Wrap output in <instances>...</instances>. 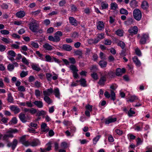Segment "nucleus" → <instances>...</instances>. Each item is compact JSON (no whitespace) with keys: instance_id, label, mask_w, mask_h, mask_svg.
Segmentation results:
<instances>
[{"instance_id":"f3484780","label":"nucleus","mask_w":152,"mask_h":152,"mask_svg":"<svg viewBox=\"0 0 152 152\" xmlns=\"http://www.w3.org/2000/svg\"><path fill=\"white\" fill-rule=\"evenodd\" d=\"M132 60L136 66L138 67H140L141 66V63L137 56H134L132 58Z\"/></svg>"},{"instance_id":"a878e982","label":"nucleus","mask_w":152,"mask_h":152,"mask_svg":"<svg viewBox=\"0 0 152 152\" xmlns=\"http://www.w3.org/2000/svg\"><path fill=\"white\" fill-rule=\"evenodd\" d=\"M69 68L72 71V73L73 72H77L78 71V70L75 65H71L70 66Z\"/></svg>"},{"instance_id":"052dcab7","label":"nucleus","mask_w":152,"mask_h":152,"mask_svg":"<svg viewBox=\"0 0 152 152\" xmlns=\"http://www.w3.org/2000/svg\"><path fill=\"white\" fill-rule=\"evenodd\" d=\"M97 70V68L96 66V65L92 66L90 68V70L92 72L96 71Z\"/></svg>"},{"instance_id":"ea45409f","label":"nucleus","mask_w":152,"mask_h":152,"mask_svg":"<svg viewBox=\"0 0 152 152\" xmlns=\"http://www.w3.org/2000/svg\"><path fill=\"white\" fill-rule=\"evenodd\" d=\"M46 114V112H45L43 110H41L39 111L36 115V116H39L41 115H45Z\"/></svg>"},{"instance_id":"0eeeda50","label":"nucleus","mask_w":152,"mask_h":152,"mask_svg":"<svg viewBox=\"0 0 152 152\" xmlns=\"http://www.w3.org/2000/svg\"><path fill=\"white\" fill-rule=\"evenodd\" d=\"M103 75L106 78H110L114 76L115 73L112 71H110L108 73L105 71Z\"/></svg>"},{"instance_id":"2f4dec72","label":"nucleus","mask_w":152,"mask_h":152,"mask_svg":"<svg viewBox=\"0 0 152 152\" xmlns=\"http://www.w3.org/2000/svg\"><path fill=\"white\" fill-rule=\"evenodd\" d=\"M137 3L136 0H132L130 2V5L132 7H135L137 5Z\"/></svg>"},{"instance_id":"393cba45","label":"nucleus","mask_w":152,"mask_h":152,"mask_svg":"<svg viewBox=\"0 0 152 152\" xmlns=\"http://www.w3.org/2000/svg\"><path fill=\"white\" fill-rule=\"evenodd\" d=\"M7 100L8 102L10 103H13V102L14 99L11 93H10L8 94Z\"/></svg>"},{"instance_id":"69168bd1","label":"nucleus","mask_w":152,"mask_h":152,"mask_svg":"<svg viewBox=\"0 0 152 152\" xmlns=\"http://www.w3.org/2000/svg\"><path fill=\"white\" fill-rule=\"evenodd\" d=\"M69 60L70 61V62L73 64H75L76 63L75 60L74 58H69Z\"/></svg>"},{"instance_id":"f704fd0d","label":"nucleus","mask_w":152,"mask_h":152,"mask_svg":"<svg viewBox=\"0 0 152 152\" xmlns=\"http://www.w3.org/2000/svg\"><path fill=\"white\" fill-rule=\"evenodd\" d=\"M120 13L121 14H124L127 15L128 14V11L126 9L122 8L120 11Z\"/></svg>"},{"instance_id":"0e129e2a","label":"nucleus","mask_w":152,"mask_h":152,"mask_svg":"<svg viewBox=\"0 0 152 152\" xmlns=\"http://www.w3.org/2000/svg\"><path fill=\"white\" fill-rule=\"evenodd\" d=\"M122 50L121 52V53H120V55L121 56H126V49H124Z\"/></svg>"},{"instance_id":"4c0bfd02","label":"nucleus","mask_w":152,"mask_h":152,"mask_svg":"<svg viewBox=\"0 0 152 152\" xmlns=\"http://www.w3.org/2000/svg\"><path fill=\"white\" fill-rule=\"evenodd\" d=\"M111 9L115 10L118 7L117 4L115 2L112 3L111 4Z\"/></svg>"},{"instance_id":"1a4fd4ad","label":"nucleus","mask_w":152,"mask_h":152,"mask_svg":"<svg viewBox=\"0 0 152 152\" xmlns=\"http://www.w3.org/2000/svg\"><path fill=\"white\" fill-rule=\"evenodd\" d=\"M10 107L11 110L14 112L15 114L18 113L20 111V109L18 107L15 106L14 105L10 106Z\"/></svg>"},{"instance_id":"72a5a7b5","label":"nucleus","mask_w":152,"mask_h":152,"mask_svg":"<svg viewBox=\"0 0 152 152\" xmlns=\"http://www.w3.org/2000/svg\"><path fill=\"white\" fill-rule=\"evenodd\" d=\"M45 61H47L50 62H53V60L52 59V57L51 58L49 55H47L45 56Z\"/></svg>"},{"instance_id":"13d9d810","label":"nucleus","mask_w":152,"mask_h":152,"mask_svg":"<svg viewBox=\"0 0 152 152\" xmlns=\"http://www.w3.org/2000/svg\"><path fill=\"white\" fill-rule=\"evenodd\" d=\"M67 144L66 142H63L61 144V146L64 148H67Z\"/></svg>"},{"instance_id":"c03bdc74","label":"nucleus","mask_w":152,"mask_h":152,"mask_svg":"<svg viewBox=\"0 0 152 152\" xmlns=\"http://www.w3.org/2000/svg\"><path fill=\"white\" fill-rule=\"evenodd\" d=\"M91 76L94 80H97L98 79V76L97 73L94 72L91 75Z\"/></svg>"},{"instance_id":"b1692460","label":"nucleus","mask_w":152,"mask_h":152,"mask_svg":"<svg viewBox=\"0 0 152 152\" xmlns=\"http://www.w3.org/2000/svg\"><path fill=\"white\" fill-rule=\"evenodd\" d=\"M43 47L44 48L48 50H51L53 49V47L48 43H46L44 45Z\"/></svg>"},{"instance_id":"473e14b6","label":"nucleus","mask_w":152,"mask_h":152,"mask_svg":"<svg viewBox=\"0 0 152 152\" xmlns=\"http://www.w3.org/2000/svg\"><path fill=\"white\" fill-rule=\"evenodd\" d=\"M99 41V40L96 37L94 39H90L88 42L89 43H91L92 42L93 43L96 44Z\"/></svg>"},{"instance_id":"cd10ccee","label":"nucleus","mask_w":152,"mask_h":152,"mask_svg":"<svg viewBox=\"0 0 152 152\" xmlns=\"http://www.w3.org/2000/svg\"><path fill=\"white\" fill-rule=\"evenodd\" d=\"M133 23V20L132 18H129L127 20L124 22V24L126 25H129Z\"/></svg>"},{"instance_id":"f03ea898","label":"nucleus","mask_w":152,"mask_h":152,"mask_svg":"<svg viewBox=\"0 0 152 152\" xmlns=\"http://www.w3.org/2000/svg\"><path fill=\"white\" fill-rule=\"evenodd\" d=\"M134 18L137 20H140L142 18V14L140 11L138 9H135L133 12Z\"/></svg>"},{"instance_id":"dca6fc26","label":"nucleus","mask_w":152,"mask_h":152,"mask_svg":"<svg viewBox=\"0 0 152 152\" xmlns=\"http://www.w3.org/2000/svg\"><path fill=\"white\" fill-rule=\"evenodd\" d=\"M106 78L104 75L102 76L98 82V83L100 85L104 86V83L106 81Z\"/></svg>"},{"instance_id":"4d7b16f0","label":"nucleus","mask_w":152,"mask_h":152,"mask_svg":"<svg viewBox=\"0 0 152 152\" xmlns=\"http://www.w3.org/2000/svg\"><path fill=\"white\" fill-rule=\"evenodd\" d=\"M135 52L136 54L138 56H140L141 55V53L140 50L137 48L135 50Z\"/></svg>"},{"instance_id":"f8f14e48","label":"nucleus","mask_w":152,"mask_h":152,"mask_svg":"<svg viewBox=\"0 0 152 152\" xmlns=\"http://www.w3.org/2000/svg\"><path fill=\"white\" fill-rule=\"evenodd\" d=\"M19 118L20 120L23 123H25L27 121L26 119V116L25 114L22 112L19 115Z\"/></svg>"},{"instance_id":"a18cd8bd","label":"nucleus","mask_w":152,"mask_h":152,"mask_svg":"<svg viewBox=\"0 0 152 152\" xmlns=\"http://www.w3.org/2000/svg\"><path fill=\"white\" fill-rule=\"evenodd\" d=\"M100 137L101 136L100 135H98L93 139V141H94V144H96V143L99 140Z\"/></svg>"},{"instance_id":"79ce46f5","label":"nucleus","mask_w":152,"mask_h":152,"mask_svg":"<svg viewBox=\"0 0 152 152\" xmlns=\"http://www.w3.org/2000/svg\"><path fill=\"white\" fill-rule=\"evenodd\" d=\"M101 7L102 9L107 8L108 7V4L107 3H104L102 2L101 4Z\"/></svg>"},{"instance_id":"7c9ffc66","label":"nucleus","mask_w":152,"mask_h":152,"mask_svg":"<svg viewBox=\"0 0 152 152\" xmlns=\"http://www.w3.org/2000/svg\"><path fill=\"white\" fill-rule=\"evenodd\" d=\"M138 99V98L136 96L134 95L131 96L130 97V99L127 100V102H128L129 101H130V102H133L137 100Z\"/></svg>"},{"instance_id":"39448f33","label":"nucleus","mask_w":152,"mask_h":152,"mask_svg":"<svg viewBox=\"0 0 152 152\" xmlns=\"http://www.w3.org/2000/svg\"><path fill=\"white\" fill-rule=\"evenodd\" d=\"M138 31V28L136 26L131 27L128 30L129 32L132 35H135L137 34Z\"/></svg>"},{"instance_id":"5fc2aeb1","label":"nucleus","mask_w":152,"mask_h":152,"mask_svg":"<svg viewBox=\"0 0 152 152\" xmlns=\"http://www.w3.org/2000/svg\"><path fill=\"white\" fill-rule=\"evenodd\" d=\"M6 46L0 44V51L3 52L6 49Z\"/></svg>"},{"instance_id":"f257e3e1","label":"nucleus","mask_w":152,"mask_h":152,"mask_svg":"<svg viewBox=\"0 0 152 152\" xmlns=\"http://www.w3.org/2000/svg\"><path fill=\"white\" fill-rule=\"evenodd\" d=\"M29 28L33 32H37L39 27V24L37 21L33 20L28 24Z\"/></svg>"},{"instance_id":"680f3d73","label":"nucleus","mask_w":152,"mask_h":152,"mask_svg":"<svg viewBox=\"0 0 152 152\" xmlns=\"http://www.w3.org/2000/svg\"><path fill=\"white\" fill-rule=\"evenodd\" d=\"M54 29L52 27H50L47 29V33H52Z\"/></svg>"},{"instance_id":"20e7f679","label":"nucleus","mask_w":152,"mask_h":152,"mask_svg":"<svg viewBox=\"0 0 152 152\" xmlns=\"http://www.w3.org/2000/svg\"><path fill=\"white\" fill-rule=\"evenodd\" d=\"M18 143V141L17 140L15 139L12 142L8 143L7 146L9 147H11L12 149L14 150L17 146Z\"/></svg>"},{"instance_id":"8fccbe9b","label":"nucleus","mask_w":152,"mask_h":152,"mask_svg":"<svg viewBox=\"0 0 152 152\" xmlns=\"http://www.w3.org/2000/svg\"><path fill=\"white\" fill-rule=\"evenodd\" d=\"M0 32L1 34L4 35H7L9 33V31L7 30H1Z\"/></svg>"},{"instance_id":"2eb2a0df","label":"nucleus","mask_w":152,"mask_h":152,"mask_svg":"<svg viewBox=\"0 0 152 152\" xmlns=\"http://www.w3.org/2000/svg\"><path fill=\"white\" fill-rule=\"evenodd\" d=\"M53 92V89L52 88L48 89L47 91H43V94L44 96H50Z\"/></svg>"},{"instance_id":"de8ad7c7","label":"nucleus","mask_w":152,"mask_h":152,"mask_svg":"<svg viewBox=\"0 0 152 152\" xmlns=\"http://www.w3.org/2000/svg\"><path fill=\"white\" fill-rule=\"evenodd\" d=\"M14 65L11 64H9L7 66V69L10 71H12L14 69Z\"/></svg>"},{"instance_id":"423d86ee","label":"nucleus","mask_w":152,"mask_h":152,"mask_svg":"<svg viewBox=\"0 0 152 152\" xmlns=\"http://www.w3.org/2000/svg\"><path fill=\"white\" fill-rule=\"evenodd\" d=\"M126 72V69L124 68H123L122 69L118 68L116 70V75L118 76H120L123 74L124 73Z\"/></svg>"},{"instance_id":"5701e85b","label":"nucleus","mask_w":152,"mask_h":152,"mask_svg":"<svg viewBox=\"0 0 152 152\" xmlns=\"http://www.w3.org/2000/svg\"><path fill=\"white\" fill-rule=\"evenodd\" d=\"M107 62L103 60H101L99 62V65L102 68L105 67L107 65Z\"/></svg>"},{"instance_id":"bb28decb","label":"nucleus","mask_w":152,"mask_h":152,"mask_svg":"<svg viewBox=\"0 0 152 152\" xmlns=\"http://www.w3.org/2000/svg\"><path fill=\"white\" fill-rule=\"evenodd\" d=\"M44 101L48 104H50L52 102L50 98L47 96H45L44 98Z\"/></svg>"},{"instance_id":"412c9836","label":"nucleus","mask_w":152,"mask_h":152,"mask_svg":"<svg viewBox=\"0 0 152 152\" xmlns=\"http://www.w3.org/2000/svg\"><path fill=\"white\" fill-rule=\"evenodd\" d=\"M33 103L39 108H42L43 107V103L42 101H36L33 102Z\"/></svg>"},{"instance_id":"a211bd4d","label":"nucleus","mask_w":152,"mask_h":152,"mask_svg":"<svg viewBox=\"0 0 152 152\" xmlns=\"http://www.w3.org/2000/svg\"><path fill=\"white\" fill-rule=\"evenodd\" d=\"M97 28L99 30H101L104 28L103 23L102 21H99L97 25Z\"/></svg>"},{"instance_id":"9b49d317","label":"nucleus","mask_w":152,"mask_h":152,"mask_svg":"<svg viewBox=\"0 0 152 152\" xmlns=\"http://www.w3.org/2000/svg\"><path fill=\"white\" fill-rule=\"evenodd\" d=\"M40 144V141L37 139H34L31 142H29V145L33 147L36 146Z\"/></svg>"},{"instance_id":"e433bc0d","label":"nucleus","mask_w":152,"mask_h":152,"mask_svg":"<svg viewBox=\"0 0 152 152\" xmlns=\"http://www.w3.org/2000/svg\"><path fill=\"white\" fill-rule=\"evenodd\" d=\"M18 132V130L16 129H10V130L8 131L7 132V133H11L12 134V133H17Z\"/></svg>"},{"instance_id":"7ed1b4c3","label":"nucleus","mask_w":152,"mask_h":152,"mask_svg":"<svg viewBox=\"0 0 152 152\" xmlns=\"http://www.w3.org/2000/svg\"><path fill=\"white\" fill-rule=\"evenodd\" d=\"M148 34H143L142 35L140 41V43L141 45H144L146 43V41L149 39Z\"/></svg>"},{"instance_id":"774afa93","label":"nucleus","mask_w":152,"mask_h":152,"mask_svg":"<svg viewBox=\"0 0 152 152\" xmlns=\"http://www.w3.org/2000/svg\"><path fill=\"white\" fill-rule=\"evenodd\" d=\"M111 43L112 42L110 40L106 39L104 41V44L106 45H110Z\"/></svg>"},{"instance_id":"e2e57ef3","label":"nucleus","mask_w":152,"mask_h":152,"mask_svg":"<svg viewBox=\"0 0 152 152\" xmlns=\"http://www.w3.org/2000/svg\"><path fill=\"white\" fill-rule=\"evenodd\" d=\"M55 42H59L60 40V38L59 36H58L55 34V36L54 37Z\"/></svg>"},{"instance_id":"c9c22d12","label":"nucleus","mask_w":152,"mask_h":152,"mask_svg":"<svg viewBox=\"0 0 152 152\" xmlns=\"http://www.w3.org/2000/svg\"><path fill=\"white\" fill-rule=\"evenodd\" d=\"M111 95V99L112 100L114 101L115 99V93L112 90H111L110 92Z\"/></svg>"},{"instance_id":"6e6552de","label":"nucleus","mask_w":152,"mask_h":152,"mask_svg":"<svg viewBox=\"0 0 152 152\" xmlns=\"http://www.w3.org/2000/svg\"><path fill=\"white\" fill-rule=\"evenodd\" d=\"M26 135H24L21 137L20 140V141L22 144L25 146H28L29 145V142L25 140Z\"/></svg>"},{"instance_id":"ddd939ff","label":"nucleus","mask_w":152,"mask_h":152,"mask_svg":"<svg viewBox=\"0 0 152 152\" xmlns=\"http://www.w3.org/2000/svg\"><path fill=\"white\" fill-rule=\"evenodd\" d=\"M62 49L67 51H70L72 49V48L70 45L67 44H63L62 45Z\"/></svg>"},{"instance_id":"6e6d98bb","label":"nucleus","mask_w":152,"mask_h":152,"mask_svg":"<svg viewBox=\"0 0 152 152\" xmlns=\"http://www.w3.org/2000/svg\"><path fill=\"white\" fill-rule=\"evenodd\" d=\"M28 73L27 72H25L24 71H23L20 74V76L21 77H24L26 76L27 75Z\"/></svg>"},{"instance_id":"aec40b11","label":"nucleus","mask_w":152,"mask_h":152,"mask_svg":"<svg viewBox=\"0 0 152 152\" xmlns=\"http://www.w3.org/2000/svg\"><path fill=\"white\" fill-rule=\"evenodd\" d=\"M25 15V12L23 11H20L16 13V16L19 18H22Z\"/></svg>"},{"instance_id":"4be33fe9","label":"nucleus","mask_w":152,"mask_h":152,"mask_svg":"<svg viewBox=\"0 0 152 152\" xmlns=\"http://www.w3.org/2000/svg\"><path fill=\"white\" fill-rule=\"evenodd\" d=\"M31 68L33 69L37 72H39L41 70V68L39 65L33 64L31 65Z\"/></svg>"},{"instance_id":"58836bf2","label":"nucleus","mask_w":152,"mask_h":152,"mask_svg":"<svg viewBox=\"0 0 152 152\" xmlns=\"http://www.w3.org/2000/svg\"><path fill=\"white\" fill-rule=\"evenodd\" d=\"M117 45L118 46L121 47L122 49H124L125 46V44L122 41H120Z\"/></svg>"},{"instance_id":"4468645a","label":"nucleus","mask_w":152,"mask_h":152,"mask_svg":"<svg viewBox=\"0 0 152 152\" xmlns=\"http://www.w3.org/2000/svg\"><path fill=\"white\" fill-rule=\"evenodd\" d=\"M117 120L116 118H108V119H105V123L106 124H109L115 122Z\"/></svg>"},{"instance_id":"bf43d9fd","label":"nucleus","mask_w":152,"mask_h":152,"mask_svg":"<svg viewBox=\"0 0 152 152\" xmlns=\"http://www.w3.org/2000/svg\"><path fill=\"white\" fill-rule=\"evenodd\" d=\"M41 10H39L36 11L32 12H31V14L32 15H34L36 16L38 15L40 12Z\"/></svg>"},{"instance_id":"37998d69","label":"nucleus","mask_w":152,"mask_h":152,"mask_svg":"<svg viewBox=\"0 0 152 152\" xmlns=\"http://www.w3.org/2000/svg\"><path fill=\"white\" fill-rule=\"evenodd\" d=\"M122 31V30L118 29L115 31V34L119 36H122L123 35Z\"/></svg>"},{"instance_id":"09e8293b","label":"nucleus","mask_w":152,"mask_h":152,"mask_svg":"<svg viewBox=\"0 0 152 152\" xmlns=\"http://www.w3.org/2000/svg\"><path fill=\"white\" fill-rule=\"evenodd\" d=\"M104 34L103 33H101L100 34H98V35L97 38L100 41L101 39H102L104 38Z\"/></svg>"},{"instance_id":"603ef678","label":"nucleus","mask_w":152,"mask_h":152,"mask_svg":"<svg viewBox=\"0 0 152 152\" xmlns=\"http://www.w3.org/2000/svg\"><path fill=\"white\" fill-rule=\"evenodd\" d=\"M132 108H131L129 111H128V114L129 116H132L133 114H135V112L132 110Z\"/></svg>"},{"instance_id":"a19ab883","label":"nucleus","mask_w":152,"mask_h":152,"mask_svg":"<svg viewBox=\"0 0 152 152\" xmlns=\"http://www.w3.org/2000/svg\"><path fill=\"white\" fill-rule=\"evenodd\" d=\"M7 54L11 56L12 57H14L15 56L16 53L13 50H11L8 51Z\"/></svg>"},{"instance_id":"6ab92c4d","label":"nucleus","mask_w":152,"mask_h":152,"mask_svg":"<svg viewBox=\"0 0 152 152\" xmlns=\"http://www.w3.org/2000/svg\"><path fill=\"white\" fill-rule=\"evenodd\" d=\"M141 6L143 10H146L148 7V4L146 1H144L142 2Z\"/></svg>"},{"instance_id":"3c124183","label":"nucleus","mask_w":152,"mask_h":152,"mask_svg":"<svg viewBox=\"0 0 152 152\" xmlns=\"http://www.w3.org/2000/svg\"><path fill=\"white\" fill-rule=\"evenodd\" d=\"M74 53L76 55H79L80 56H82L83 54L82 51L80 50H76L75 51Z\"/></svg>"},{"instance_id":"c756f323","label":"nucleus","mask_w":152,"mask_h":152,"mask_svg":"<svg viewBox=\"0 0 152 152\" xmlns=\"http://www.w3.org/2000/svg\"><path fill=\"white\" fill-rule=\"evenodd\" d=\"M86 81L84 78H81L80 79V84L81 86L83 87H86Z\"/></svg>"},{"instance_id":"c85d7f7f","label":"nucleus","mask_w":152,"mask_h":152,"mask_svg":"<svg viewBox=\"0 0 152 152\" xmlns=\"http://www.w3.org/2000/svg\"><path fill=\"white\" fill-rule=\"evenodd\" d=\"M54 92L55 96L58 98H60V92L58 88H56L54 90Z\"/></svg>"},{"instance_id":"49530a36","label":"nucleus","mask_w":152,"mask_h":152,"mask_svg":"<svg viewBox=\"0 0 152 152\" xmlns=\"http://www.w3.org/2000/svg\"><path fill=\"white\" fill-rule=\"evenodd\" d=\"M1 39L6 44H8L10 42V41L9 40V39H8L6 38L2 37L1 38Z\"/></svg>"},{"instance_id":"864d4df0","label":"nucleus","mask_w":152,"mask_h":152,"mask_svg":"<svg viewBox=\"0 0 152 152\" xmlns=\"http://www.w3.org/2000/svg\"><path fill=\"white\" fill-rule=\"evenodd\" d=\"M18 90L19 91H25V88L24 86H20L18 87Z\"/></svg>"},{"instance_id":"338daca9","label":"nucleus","mask_w":152,"mask_h":152,"mask_svg":"<svg viewBox=\"0 0 152 152\" xmlns=\"http://www.w3.org/2000/svg\"><path fill=\"white\" fill-rule=\"evenodd\" d=\"M22 61L23 63L25 64L26 65H28L29 64V63H28V61L26 59V58L25 57H23L22 58Z\"/></svg>"},{"instance_id":"9d476101","label":"nucleus","mask_w":152,"mask_h":152,"mask_svg":"<svg viewBox=\"0 0 152 152\" xmlns=\"http://www.w3.org/2000/svg\"><path fill=\"white\" fill-rule=\"evenodd\" d=\"M69 23L72 25H74L75 26H77L78 25V22L73 17H70L69 18Z\"/></svg>"}]
</instances>
